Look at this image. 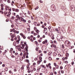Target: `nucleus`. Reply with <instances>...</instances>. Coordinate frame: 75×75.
<instances>
[{"instance_id":"1","label":"nucleus","mask_w":75,"mask_h":75,"mask_svg":"<svg viewBox=\"0 0 75 75\" xmlns=\"http://www.w3.org/2000/svg\"><path fill=\"white\" fill-rule=\"evenodd\" d=\"M16 18H17V20L21 19L22 21H23V22H24V23H25L26 22V20L24 19L22 17H20V16H19L18 15H16Z\"/></svg>"},{"instance_id":"2","label":"nucleus","mask_w":75,"mask_h":75,"mask_svg":"<svg viewBox=\"0 0 75 75\" xmlns=\"http://www.w3.org/2000/svg\"><path fill=\"white\" fill-rule=\"evenodd\" d=\"M65 45L66 47H69L70 46V42L69 41H66L65 42Z\"/></svg>"},{"instance_id":"3","label":"nucleus","mask_w":75,"mask_h":75,"mask_svg":"<svg viewBox=\"0 0 75 75\" xmlns=\"http://www.w3.org/2000/svg\"><path fill=\"white\" fill-rule=\"evenodd\" d=\"M51 8L52 11H55L56 10V8L54 5H52L51 6Z\"/></svg>"},{"instance_id":"4","label":"nucleus","mask_w":75,"mask_h":75,"mask_svg":"<svg viewBox=\"0 0 75 75\" xmlns=\"http://www.w3.org/2000/svg\"><path fill=\"white\" fill-rule=\"evenodd\" d=\"M28 46L27 45H26V47H25V51H26V52L25 53V54L26 55H28Z\"/></svg>"},{"instance_id":"5","label":"nucleus","mask_w":75,"mask_h":75,"mask_svg":"<svg viewBox=\"0 0 75 75\" xmlns=\"http://www.w3.org/2000/svg\"><path fill=\"white\" fill-rule=\"evenodd\" d=\"M39 59V60L37 62V64H40V62H42V57H40Z\"/></svg>"},{"instance_id":"6","label":"nucleus","mask_w":75,"mask_h":75,"mask_svg":"<svg viewBox=\"0 0 75 75\" xmlns=\"http://www.w3.org/2000/svg\"><path fill=\"white\" fill-rule=\"evenodd\" d=\"M47 40H45L44 41H43L42 42V44H46V45H48V43H47Z\"/></svg>"},{"instance_id":"7","label":"nucleus","mask_w":75,"mask_h":75,"mask_svg":"<svg viewBox=\"0 0 75 75\" xmlns=\"http://www.w3.org/2000/svg\"><path fill=\"white\" fill-rule=\"evenodd\" d=\"M46 67L47 68H49L50 69H51V64L49 63L46 64Z\"/></svg>"},{"instance_id":"8","label":"nucleus","mask_w":75,"mask_h":75,"mask_svg":"<svg viewBox=\"0 0 75 75\" xmlns=\"http://www.w3.org/2000/svg\"><path fill=\"white\" fill-rule=\"evenodd\" d=\"M63 38V36H61V37H59V38H57V40H58V41H61Z\"/></svg>"},{"instance_id":"9","label":"nucleus","mask_w":75,"mask_h":75,"mask_svg":"<svg viewBox=\"0 0 75 75\" xmlns=\"http://www.w3.org/2000/svg\"><path fill=\"white\" fill-rule=\"evenodd\" d=\"M10 35L11 36V37L12 38H14V37L16 36V35L15 34H14L13 35L12 33H10Z\"/></svg>"},{"instance_id":"10","label":"nucleus","mask_w":75,"mask_h":75,"mask_svg":"<svg viewBox=\"0 0 75 75\" xmlns=\"http://www.w3.org/2000/svg\"><path fill=\"white\" fill-rule=\"evenodd\" d=\"M21 19L17 20V23L18 24H21Z\"/></svg>"},{"instance_id":"11","label":"nucleus","mask_w":75,"mask_h":75,"mask_svg":"<svg viewBox=\"0 0 75 75\" xmlns=\"http://www.w3.org/2000/svg\"><path fill=\"white\" fill-rule=\"evenodd\" d=\"M25 54H24L23 55V57H22V59H20L21 61H23V59H24L25 58Z\"/></svg>"},{"instance_id":"12","label":"nucleus","mask_w":75,"mask_h":75,"mask_svg":"<svg viewBox=\"0 0 75 75\" xmlns=\"http://www.w3.org/2000/svg\"><path fill=\"white\" fill-rule=\"evenodd\" d=\"M40 67L41 68H46V66L43 65H40Z\"/></svg>"},{"instance_id":"13","label":"nucleus","mask_w":75,"mask_h":75,"mask_svg":"<svg viewBox=\"0 0 75 75\" xmlns=\"http://www.w3.org/2000/svg\"><path fill=\"white\" fill-rule=\"evenodd\" d=\"M20 48H21V49H24V45H22V47H20Z\"/></svg>"},{"instance_id":"14","label":"nucleus","mask_w":75,"mask_h":75,"mask_svg":"<svg viewBox=\"0 0 75 75\" xmlns=\"http://www.w3.org/2000/svg\"><path fill=\"white\" fill-rule=\"evenodd\" d=\"M30 63H28V64H27V65L26 66L27 68H30V67L29 66H30Z\"/></svg>"},{"instance_id":"15","label":"nucleus","mask_w":75,"mask_h":75,"mask_svg":"<svg viewBox=\"0 0 75 75\" xmlns=\"http://www.w3.org/2000/svg\"><path fill=\"white\" fill-rule=\"evenodd\" d=\"M15 30V29L14 28H13L12 29H10V32H12H12H14Z\"/></svg>"},{"instance_id":"16","label":"nucleus","mask_w":75,"mask_h":75,"mask_svg":"<svg viewBox=\"0 0 75 75\" xmlns=\"http://www.w3.org/2000/svg\"><path fill=\"white\" fill-rule=\"evenodd\" d=\"M20 41V39L19 40H17L16 41V42L17 44H19V41Z\"/></svg>"},{"instance_id":"17","label":"nucleus","mask_w":75,"mask_h":75,"mask_svg":"<svg viewBox=\"0 0 75 75\" xmlns=\"http://www.w3.org/2000/svg\"><path fill=\"white\" fill-rule=\"evenodd\" d=\"M20 35L22 36V37H23L24 35L23 33H20Z\"/></svg>"},{"instance_id":"18","label":"nucleus","mask_w":75,"mask_h":75,"mask_svg":"<svg viewBox=\"0 0 75 75\" xmlns=\"http://www.w3.org/2000/svg\"><path fill=\"white\" fill-rule=\"evenodd\" d=\"M25 62H27V63H28H28H29L30 62V61L28 59H26L25 60Z\"/></svg>"},{"instance_id":"19","label":"nucleus","mask_w":75,"mask_h":75,"mask_svg":"<svg viewBox=\"0 0 75 75\" xmlns=\"http://www.w3.org/2000/svg\"><path fill=\"white\" fill-rule=\"evenodd\" d=\"M22 16L23 17H26V15H25V14H24V13H23Z\"/></svg>"},{"instance_id":"20","label":"nucleus","mask_w":75,"mask_h":75,"mask_svg":"<svg viewBox=\"0 0 75 75\" xmlns=\"http://www.w3.org/2000/svg\"><path fill=\"white\" fill-rule=\"evenodd\" d=\"M15 11H16V12H18L19 11V10L17 9H15Z\"/></svg>"},{"instance_id":"21","label":"nucleus","mask_w":75,"mask_h":75,"mask_svg":"<svg viewBox=\"0 0 75 75\" xmlns=\"http://www.w3.org/2000/svg\"><path fill=\"white\" fill-rule=\"evenodd\" d=\"M35 44L36 45H38V42L37 41H35Z\"/></svg>"},{"instance_id":"22","label":"nucleus","mask_w":75,"mask_h":75,"mask_svg":"<svg viewBox=\"0 0 75 75\" xmlns=\"http://www.w3.org/2000/svg\"><path fill=\"white\" fill-rule=\"evenodd\" d=\"M36 33H38V34H39L38 33H40V30H36Z\"/></svg>"},{"instance_id":"23","label":"nucleus","mask_w":75,"mask_h":75,"mask_svg":"<svg viewBox=\"0 0 75 75\" xmlns=\"http://www.w3.org/2000/svg\"><path fill=\"white\" fill-rule=\"evenodd\" d=\"M13 45L14 46H16V42H14L13 43Z\"/></svg>"},{"instance_id":"24","label":"nucleus","mask_w":75,"mask_h":75,"mask_svg":"<svg viewBox=\"0 0 75 75\" xmlns=\"http://www.w3.org/2000/svg\"><path fill=\"white\" fill-rule=\"evenodd\" d=\"M17 39V38L16 37H14L13 38V40H16Z\"/></svg>"},{"instance_id":"25","label":"nucleus","mask_w":75,"mask_h":75,"mask_svg":"<svg viewBox=\"0 0 75 75\" xmlns=\"http://www.w3.org/2000/svg\"><path fill=\"white\" fill-rule=\"evenodd\" d=\"M49 59L50 61H51L52 60V58L51 57H49Z\"/></svg>"},{"instance_id":"26","label":"nucleus","mask_w":75,"mask_h":75,"mask_svg":"<svg viewBox=\"0 0 75 75\" xmlns=\"http://www.w3.org/2000/svg\"><path fill=\"white\" fill-rule=\"evenodd\" d=\"M1 7H4V5H3V4H1Z\"/></svg>"},{"instance_id":"27","label":"nucleus","mask_w":75,"mask_h":75,"mask_svg":"<svg viewBox=\"0 0 75 75\" xmlns=\"http://www.w3.org/2000/svg\"><path fill=\"white\" fill-rule=\"evenodd\" d=\"M16 9L14 8H12V10L13 11H15V10Z\"/></svg>"},{"instance_id":"28","label":"nucleus","mask_w":75,"mask_h":75,"mask_svg":"<svg viewBox=\"0 0 75 75\" xmlns=\"http://www.w3.org/2000/svg\"><path fill=\"white\" fill-rule=\"evenodd\" d=\"M54 74L55 75H57V72H56L55 71H54Z\"/></svg>"},{"instance_id":"29","label":"nucleus","mask_w":75,"mask_h":75,"mask_svg":"<svg viewBox=\"0 0 75 75\" xmlns=\"http://www.w3.org/2000/svg\"><path fill=\"white\" fill-rule=\"evenodd\" d=\"M65 47H64V45H62V48H64Z\"/></svg>"},{"instance_id":"30","label":"nucleus","mask_w":75,"mask_h":75,"mask_svg":"<svg viewBox=\"0 0 75 75\" xmlns=\"http://www.w3.org/2000/svg\"><path fill=\"white\" fill-rule=\"evenodd\" d=\"M36 70V69H35V68H34L32 70V71H35Z\"/></svg>"},{"instance_id":"31","label":"nucleus","mask_w":75,"mask_h":75,"mask_svg":"<svg viewBox=\"0 0 75 75\" xmlns=\"http://www.w3.org/2000/svg\"><path fill=\"white\" fill-rule=\"evenodd\" d=\"M55 67L56 69H58V68H59V66H58V65H56Z\"/></svg>"},{"instance_id":"32","label":"nucleus","mask_w":75,"mask_h":75,"mask_svg":"<svg viewBox=\"0 0 75 75\" xmlns=\"http://www.w3.org/2000/svg\"><path fill=\"white\" fill-rule=\"evenodd\" d=\"M74 46H70V49H72V48H74Z\"/></svg>"},{"instance_id":"33","label":"nucleus","mask_w":75,"mask_h":75,"mask_svg":"<svg viewBox=\"0 0 75 75\" xmlns=\"http://www.w3.org/2000/svg\"><path fill=\"white\" fill-rule=\"evenodd\" d=\"M5 69V71H8V68L6 67Z\"/></svg>"},{"instance_id":"34","label":"nucleus","mask_w":75,"mask_h":75,"mask_svg":"<svg viewBox=\"0 0 75 75\" xmlns=\"http://www.w3.org/2000/svg\"><path fill=\"white\" fill-rule=\"evenodd\" d=\"M64 62H65V63H66V64H68V61H64Z\"/></svg>"},{"instance_id":"35","label":"nucleus","mask_w":75,"mask_h":75,"mask_svg":"<svg viewBox=\"0 0 75 75\" xmlns=\"http://www.w3.org/2000/svg\"><path fill=\"white\" fill-rule=\"evenodd\" d=\"M1 10H4V7H1Z\"/></svg>"},{"instance_id":"36","label":"nucleus","mask_w":75,"mask_h":75,"mask_svg":"<svg viewBox=\"0 0 75 75\" xmlns=\"http://www.w3.org/2000/svg\"><path fill=\"white\" fill-rule=\"evenodd\" d=\"M9 72L10 74H13V73H12V71L11 70H10L9 71Z\"/></svg>"},{"instance_id":"37","label":"nucleus","mask_w":75,"mask_h":75,"mask_svg":"<svg viewBox=\"0 0 75 75\" xmlns=\"http://www.w3.org/2000/svg\"><path fill=\"white\" fill-rule=\"evenodd\" d=\"M13 15L14 16H16V13H13Z\"/></svg>"},{"instance_id":"38","label":"nucleus","mask_w":75,"mask_h":75,"mask_svg":"<svg viewBox=\"0 0 75 75\" xmlns=\"http://www.w3.org/2000/svg\"><path fill=\"white\" fill-rule=\"evenodd\" d=\"M53 55L55 56H56V55H57V53H53Z\"/></svg>"},{"instance_id":"39","label":"nucleus","mask_w":75,"mask_h":75,"mask_svg":"<svg viewBox=\"0 0 75 75\" xmlns=\"http://www.w3.org/2000/svg\"><path fill=\"white\" fill-rule=\"evenodd\" d=\"M37 24V22H34V25H36V24Z\"/></svg>"},{"instance_id":"40","label":"nucleus","mask_w":75,"mask_h":75,"mask_svg":"<svg viewBox=\"0 0 75 75\" xmlns=\"http://www.w3.org/2000/svg\"><path fill=\"white\" fill-rule=\"evenodd\" d=\"M64 58L65 59L67 60V59H68V57L67 56L66 57H65Z\"/></svg>"},{"instance_id":"41","label":"nucleus","mask_w":75,"mask_h":75,"mask_svg":"<svg viewBox=\"0 0 75 75\" xmlns=\"http://www.w3.org/2000/svg\"><path fill=\"white\" fill-rule=\"evenodd\" d=\"M7 3H10V0H7Z\"/></svg>"},{"instance_id":"42","label":"nucleus","mask_w":75,"mask_h":75,"mask_svg":"<svg viewBox=\"0 0 75 75\" xmlns=\"http://www.w3.org/2000/svg\"><path fill=\"white\" fill-rule=\"evenodd\" d=\"M22 37H23V39H25L26 38V37L24 35Z\"/></svg>"},{"instance_id":"43","label":"nucleus","mask_w":75,"mask_h":75,"mask_svg":"<svg viewBox=\"0 0 75 75\" xmlns=\"http://www.w3.org/2000/svg\"><path fill=\"white\" fill-rule=\"evenodd\" d=\"M71 64L72 65H74V62H72L71 63Z\"/></svg>"},{"instance_id":"44","label":"nucleus","mask_w":75,"mask_h":75,"mask_svg":"<svg viewBox=\"0 0 75 75\" xmlns=\"http://www.w3.org/2000/svg\"><path fill=\"white\" fill-rule=\"evenodd\" d=\"M39 7H36L35 9V10H37V9H38V8Z\"/></svg>"},{"instance_id":"45","label":"nucleus","mask_w":75,"mask_h":75,"mask_svg":"<svg viewBox=\"0 0 75 75\" xmlns=\"http://www.w3.org/2000/svg\"><path fill=\"white\" fill-rule=\"evenodd\" d=\"M6 8V10H7L8 9V7H5Z\"/></svg>"},{"instance_id":"46","label":"nucleus","mask_w":75,"mask_h":75,"mask_svg":"<svg viewBox=\"0 0 75 75\" xmlns=\"http://www.w3.org/2000/svg\"><path fill=\"white\" fill-rule=\"evenodd\" d=\"M50 74L51 75H53L54 74V73L52 72H51L50 73Z\"/></svg>"},{"instance_id":"47","label":"nucleus","mask_w":75,"mask_h":75,"mask_svg":"<svg viewBox=\"0 0 75 75\" xmlns=\"http://www.w3.org/2000/svg\"><path fill=\"white\" fill-rule=\"evenodd\" d=\"M31 18L32 20H33L34 18H33V16H31Z\"/></svg>"},{"instance_id":"48","label":"nucleus","mask_w":75,"mask_h":75,"mask_svg":"<svg viewBox=\"0 0 75 75\" xmlns=\"http://www.w3.org/2000/svg\"><path fill=\"white\" fill-rule=\"evenodd\" d=\"M44 30L45 31H47V28H44Z\"/></svg>"},{"instance_id":"49","label":"nucleus","mask_w":75,"mask_h":75,"mask_svg":"<svg viewBox=\"0 0 75 75\" xmlns=\"http://www.w3.org/2000/svg\"><path fill=\"white\" fill-rule=\"evenodd\" d=\"M11 18L13 19V20L15 18L14 16H12L11 17Z\"/></svg>"},{"instance_id":"50","label":"nucleus","mask_w":75,"mask_h":75,"mask_svg":"<svg viewBox=\"0 0 75 75\" xmlns=\"http://www.w3.org/2000/svg\"><path fill=\"white\" fill-rule=\"evenodd\" d=\"M24 44L25 45H26V46H27V44H26V42H24ZM28 47V45H27Z\"/></svg>"},{"instance_id":"51","label":"nucleus","mask_w":75,"mask_h":75,"mask_svg":"<svg viewBox=\"0 0 75 75\" xmlns=\"http://www.w3.org/2000/svg\"><path fill=\"white\" fill-rule=\"evenodd\" d=\"M15 55H18V53L17 52H16L15 53Z\"/></svg>"},{"instance_id":"52","label":"nucleus","mask_w":75,"mask_h":75,"mask_svg":"<svg viewBox=\"0 0 75 75\" xmlns=\"http://www.w3.org/2000/svg\"><path fill=\"white\" fill-rule=\"evenodd\" d=\"M11 41H14V38H12V39H11Z\"/></svg>"},{"instance_id":"53","label":"nucleus","mask_w":75,"mask_h":75,"mask_svg":"<svg viewBox=\"0 0 75 75\" xmlns=\"http://www.w3.org/2000/svg\"><path fill=\"white\" fill-rule=\"evenodd\" d=\"M5 64H2V67H5Z\"/></svg>"},{"instance_id":"54","label":"nucleus","mask_w":75,"mask_h":75,"mask_svg":"<svg viewBox=\"0 0 75 75\" xmlns=\"http://www.w3.org/2000/svg\"><path fill=\"white\" fill-rule=\"evenodd\" d=\"M21 69L23 70V69H24V67H22L21 68Z\"/></svg>"},{"instance_id":"55","label":"nucleus","mask_w":75,"mask_h":75,"mask_svg":"<svg viewBox=\"0 0 75 75\" xmlns=\"http://www.w3.org/2000/svg\"><path fill=\"white\" fill-rule=\"evenodd\" d=\"M38 59H37V58L36 57L34 59V60L35 61H37V60Z\"/></svg>"},{"instance_id":"56","label":"nucleus","mask_w":75,"mask_h":75,"mask_svg":"<svg viewBox=\"0 0 75 75\" xmlns=\"http://www.w3.org/2000/svg\"><path fill=\"white\" fill-rule=\"evenodd\" d=\"M18 40H20V37L19 35H18Z\"/></svg>"},{"instance_id":"57","label":"nucleus","mask_w":75,"mask_h":75,"mask_svg":"<svg viewBox=\"0 0 75 75\" xmlns=\"http://www.w3.org/2000/svg\"><path fill=\"white\" fill-rule=\"evenodd\" d=\"M8 14L9 15H10L11 14V12H8Z\"/></svg>"},{"instance_id":"58","label":"nucleus","mask_w":75,"mask_h":75,"mask_svg":"<svg viewBox=\"0 0 75 75\" xmlns=\"http://www.w3.org/2000/svg\"><path fill=\"white\" fill-rule=\"evenodd\" d=\"M27 70H30V68L28 67V68H27Z\"/></svg>"},{"instance_id":"59","label":"nucleus","mask_w":75,"mask_h":75,"mask_svg":"<svg viewBox=\"0 0 75 75\" xmlns=\"http://www.w3.org/2000/svg\"><path fill=\"white\" fill-rule=\"evenodd\" d=\"M54 66H56V65H57V64H56L55 63H54Z\"/></svg>"},{"instance_id":"60","label":"nucleus","mask_w":75,"mask_h":75,"mask_svg":"<svg viewBox=\"0 0 75 75\" xmlns=\"http://www.w3.org/2000/svg\"><path fill=\"white\" fill-rule=\"evenodd\" d=\"M7 16H8V17H10V15H7Z\"/></svg>"},{"instance_id":"61","label":"nucleus","mask_w":75,"mask_h":75,"mask_svg":"<svg viewBox=\"0 0 75 75\" xmlns=\"http://www.w3.org/2000/svg\"><path fill=\"white\" fill-rule=\"evenodd\" d=\"M55 51H57V47H55L54 49Z\"/></svg>"},{"instance_id":"62","label":"nucleus","mask_w":75,"mask_h":75,"mask_svg":"<svg viewBox=\"0 0 75 75\" xmlns=\"http://www.w3.org/2000/svg\"><path fill=\"white\" fill-rule=\"evenodd\" d=\"M52 40H54V37H52Z\"/></svg>"},{"instance_id":"63","label":"nucleus","mask_w":75,"mask_h":75,"mask_svg":"<svg viewBox=\"0 0 75 75\" xmlns=\"http://www.w3.org/2000/svg\"><path fill=\"white\" fill-rule=\"evenodd\" d=\"M36 65V63H34L33 64V65Z\"/></svg>"},{"instance_id":"64","label":"nucleus","mask_w":75,"mask_h":75,"mask_svg":"<svg viewBox=\"0 0 75 75\" xmlns=\"http://www.w3.org/2000/svg\"><path fill=\"white\" fill-rule=\"evenodd\" d=\"M11 58H14V55H12L11 56Z\"/></svg>"}]
</instances>
